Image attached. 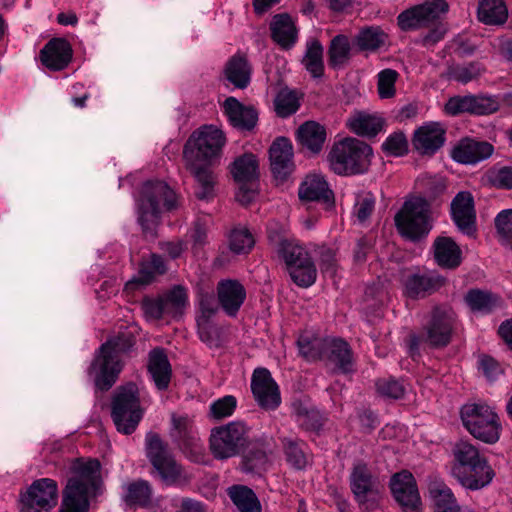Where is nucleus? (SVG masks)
<instances>
[{
  "label": "nucleus",
  "mask_w": 512,
  "mask_h": 512,
  "mask_svg": "<svg viewBox=\"0 0 512 512\" xmlns=\"http://www.w3.org/2000/svg\"><path fill=\"white\" fill-rule=\"evenodd\" d=\"M454 465L452 476L462 487L471 491L487 487L495 477V472L487 457L469 440H459L452 449Z\"/></svg>",
  "instance_id": "f257e3e1"
},
{
  "label": "nucleus",
  "mask_w": 512,
  "mask_h": 512,
  "mask_svg": "<svg viewBox=\"0 0 512 512\" xmlns=\"http://www.w3.org/2000/svg\"><path fill=\"white\" fill-rule=\"evenodd\" d=\"M134 344L133 334L122 332L99 347L89 368V372L95 376L97 388L105 391L114 385L123 368L120 356L129 352Z\"/></svg>",
  "instance_id": "f03ea898"
},
{
  "label": "nucleus",
  "mask_w": 512,
  "mask_h": 512,
  "mask_svg": "<svg viewBox=\"0 0 512 512\" xmlns=\"http://www.w3.org/2000/svg\"><path fill=\"white\" fill-rule=\"evenodd\" d=\"M456 325V314L448 306H435L426 316L420 334H410L409 351L412 356L419 354L420 347L444 348L452 340Z\"/></svg>",
  "instance_id": "7ed1b4c3"
},
{
  "label": "nucleus",
  "mask_w": 512,
  "mask_h": 512,
  "mask_svg": "<svg viewBox=\"0 0 512 512\" xmlns=\"http://www.w3.org/2000/svg\"><path fill=\"white\" fill-rule=\"evenodd\" d=\"M161 204L168 210L178 206L175 192L163 181H148L142 187L138 222L146 237L155 238L160 221Z\"/></svg>",
  "instance_id": "20e7f679"
},
{
  "label": "nucleus",
  "mask_w": 512,
  "mask_h": 512,
  "mask_svg": "<svg viewBox=\"0 0 512 512\" xmlns=\"http://www.w3.org/2000/svg\"><path fill=\"white\" fill-rule=\"evenodd\" d=\"M372 155V148L367 143L349 137L334 143L328 162L337 175H359L368 170Z\"/></svg>",
  "instance_id": "39448f33"
},
{
  "label": "nucleus",
  "mask_w": 512,
  "mask_h": 512,
  "mask_svg": "<svg viewBox=\"0 0 512 512\" xmlns=\"http://www.w3.org/2000/svg\"><path fill=\"white\" fill-rule=\"evenodd\" d=\"M224 132L215 125H202L196 129L186 141L183 148L185 163L215 165L221 159L226 145Z\"/></svg>",
  "instance_id": "423d86ee"
},
{
  "label": "nucleus",
  "mask_w": 512,
  "mask_h": 512,
  "mask_svg": "<svg viewBox=\"0 0 512 512\" xmlns=\"http://www.w3.org/2000/svg\"><path fill=\"white\" fill-rule=\"evenodd\" d=\"M398 233L406 240L418 242L432 229L430 205L422 197L406 200L394 217Z\"/></svg>",
  "instance_id": "0eeeda50"
},
{
  "label": "nucleus",
  "mask_w": 512,
  "mask_h": 512,
  "mask_svg": "<svg viewBox=\"0 0 512 512\" xmlns=\"http://www.w3.org/2000/svg\"><path fill=\"white\" fill-rule=\"evenodd\" d=\"M460 416L463 426L474 438L487 444L499 440L502 429L499 416L486 403H467L462 406Z\"/></svg>",
  "instance_id": "6e6552de"
},
{
  "label": "nucleus",
  "mask_w": 512,
  "mask_h": 512,
  "mask_svg": "<svg viewBox=\"0 0 512 512\" xmlns=\"http://www.w3.org/2000/svg\"><path fill=\"white\" fill-rule=\"evenodd\" d=\"M278 254L284 260L289 275L299 287L308 288L316 281L317 270L306 248L294 239L279 243Z\"/></svg>",
  "instance_id": "1a4fd4ad"
},
{
  "label": "nucleus",
  "mask_w": 512,
  "mask_h": 512,
  "mask_svg": "<svg viewBox=\"0 0 512 512\" xmlns=\"http://www.w3.org/2000/svg\"><path fill=\"white\" fill-rule=\"evenodd\" d=\"M111 416L118 432L130 435L136 430L143 413L135 384L117 390L112 401Z\"/></svg>",
  "instance_id": "9d476101"
},
{
  "label": "nucleus",
  "mask_w": 512,
  "mask_h": 512,
  "mask_svg": "<svg viewBox=\"0 0 512 512\" xmlns=\"http://www.w3.org/2000/svg\"><path fill=\"white\" fill-rule=\"evenodd\" d=\"M248 432V427L241 421L213 428L209 440L211 453L218 460L238 455L248 443Z\"/></svg>",
  "instance_id": "9b49d317"
},
{
  "label": "nucleus",
  "mask_w": 512,
  "mask_h": 512,
  "mask_svg": "<svg viewBox=\"0 0 512 512\" xmlns=\"http://www.w3.org/2000/svg\"><path fill=\"white\" fill-rule=\"evenodd\" d=\"M145 449L147 458L165 484L172 485L180 479L181 466L158 434L153 432L146 434Z\"/></svg>",
  "instance_id": "f8f14e48"
},
{
  "label": "nucleus",
  "mask_w": 512,
  "mask_h": 512,
  "mask_svg": "<svg viewBox=\"0 0 512 512\" xmlns=\"http://www.w3.org/2000/svg\"><path fill=\"white\" fill-rule=\"evenodd\" d=\"M445 0H428L405 9L397 16V24L402 31H415L429 28L448 12Z\"/></svg>",
  "instance_id": "ddd939ff"
},
{
  "label": "nucleus",
  "mask_w": 512,
  "mask_h": 512,
  "mask_svg": "<svg viewBox=\"0 0 512 512\" xmlns=\"http://www.w3.org/2000/svg\"><path fill=\"white\" fill-rule=\"evenodd\" d=\"M58 487L55 480H35L20 495V512H47L57 504Z\"/></svg>",
  "instance_id": "4468645a"
},
{
  "label": "nucleus",
  "mask_w": 512,
  "mask_h": 512,
  "mask_svg": "<svg viewBox=\"0 0 512 512\" xmlns=\"http://www.w3.org/2000/svg\"><path fill=\"white\" fill-rule=\"evenodd\" d=\"M445 282L438 272L419 268L406 269L401 276L403 293L410 299L425 298L438 291Z\"/></svg>",
  "instance_id": "2eb2a0df"
},
{
  "label": "nucleus",
  "mask_w": 512,
  "mask_h": 512,
  "mask_svg": "<svg viewBox=\"0 0 512 512\" xmlns=\"http://www.w3.org/2000/svg\"><path fill=\"white\" fill-rule=\"evenodd\" d=\"M390 488L395 500L405 512H422V502L416 480L411 472L402 470L390 480Z\"/></svg>",
  "instance_id": "dca6fc26"
},
{
  "label": "nucleus",
  "mask_w": 512,
  "mask_h": 512,
  "mask_svg": "<svg viewBox=\"0 0 512 512\" xmlns=\"http://www.w3.org/2000/svg\"><path fill=\"white\" fill-rule=\"evenodd\" d=\"M500 103L495 96H456L448 100L445 110L450 115L471 113L475 115H489L496 112Z\"/></svg>",
  "instance_id": "f3484780"
},
{
  "label": "nucleus",
  "mask_w": 512,
  "mask_h": 512,
  "mask_svg": "<svg viewBox=\"0 0 512 512\" xmlns=\"http://www.w3.org/2000/svg\"><path fill=\"white\" fill-rule=\"evenodd\" d=\"M251 390L257 403L264 409L274 410L280 404V393L271 373L266 368L254 370Z\"/></svg>",
  "instance_id": "a211bd4d"
},
{
  "label": "nucleus",
  "mask_w": 512,
  "mask_h": 512,
  "mask_svg": "<svg viewBox=\"0 0 512 512\" xmlns=\"http://www.w3.org/2000/svg\"><path fill=\"white\" fill-rule=\"evenodd\" d=\"M350 488L355 500L365 504L369 499L378 495V481L371 470L364 462H357L353 465L349 476Z\"/></svg>",
  "instance_id": "6ab92c4d"
},
{
  "label": "nucleus",
  "mask_w": 512,
  "mask_h": 512,
  "mask_svg": "<svg viewBox=\"0 0 512 512\" xmlns=\"http://www.w3.org/2000/svg\"><path fill=\"white\" fill-rule=\"evenodd\" d=\"M494 147L487 141L473 138L461 139L451 150L454 161L465 165H475L492 156Z\"/></svg>",
  "instance_id": "aec40b11"
},
{
  "label": "nucleus",
  "mask_w": 512,
  "mask_h": 512,
  "mask_svg": "<svg viewBox=\"0 0 512 512\" xmlns=\"http://www.w3.org/2000/svg\"><path fill=\"white\" fill-rule=\"evenodd\" d=\"M452 220L463 234L474 236L476 233V214L474 200L469 192H459L451 202Z\"/></svg>",
  "instance_id": "412c9836"
},
{
  "label": "nucleus",
  "mask_w": 512,
  "mask_h": 512,
  "mask_svg": "<svg viewBox=\"0 0 512 512\" xmlns=\"http://www.w3.org/2000/svg\"><path fill=\"white\" fill-rule=\"evenodd\" d=\"M293 145L286 137L276 138L269 149L271 171L276 179L285 180L294 170Z\"/></svg>",
  "instance_id": "4be33fe9"
},
{
  "label": "nucleus",
  "mask_w": 512,
  "mask_h": 512,
  "mask_svg": "<svg viewBox=\"0 0 512 512\" xmlns=\"http://www.w3.org/2000/svg\"><path fill=\"white\" fill-rule=\"evenodd\" d=\"M72 56V47L64 38H52L39 53L42 65L51 71L64 70L71 62Z\"/></svg>",
  "instance_id": "5701e85b"
},
{
  "label": "nucleus",
  "mask_w": 512,
  "mask_h": 512,
  "mask_svg": "<svg viewBox=\"0 0 512 512\" xmlns=\"http://www.w3.org/2000/svg\"><path fill=\"white\" fill-rule=\"evenodd\" d=\"M100 467V462L97 459L86 462L76 461L73 465L75 475L68 480L65 489L72 485L73 492L89 497L90 491L96 488Z\"/></svg>",
  "instance_id": "b1692460"
},
{
  "label": "nucleus",
  "mask_w": 512,
  "mask_h": 512,
  "mask_svg": "<svg viewBox=\"0 0 512 512\" xmlns=\"http://www.w3.org/2000/svg\"><path fill=\"white\" fill-rule=\"evenodd\" d=\"M428 495L433 502L434 512H457L460 505L445 481L435 473L426 478Z\"/></svg>",
  "instance_id": "393cba45"
},
{
  "label": "nucleus",
  "mask_w": 512,
  "mask_h": 512,
  "mask_svg": "<svg viewBox=\"0 0 512 512\" xmlns=\"http://www.w3.org/2000/svg\"><path fill=\"white\" fill-rule=\"evenodd\" d=\"M217 297L223 311L235 317L246 299V289L234 279H224L217 284Z\"/></svg>",
  "instance_id": "a878e982"
},
{
  "label": "nucleus",
  "mask_w": 512,
  "mask_h": 512,
  "mask_svg": "<svg viewBox=\"0 0 512 512\" xmlns=\"http://www.w3.org/2000/svg\"><path fill=\"white\" fill-rule=\"evenodd\" d=\"M445 142V130L438 123H429L414 132L412 144L421 155L435 154Z\"/></svg>",
  "instance_id": "bb28decb"
},
{
  "label": "nucleus",
  "mask_w": 512,
  "mask_h": 512,
  "mask_svg": "<svg viewBox=\"0 0 512 512\" xmlns=\"http://www.w3.org/2000/svg\"><path fill=\"white\" fill-rule=\"evenodd\" d=\"M224 113L230 124L241 131H251L257 124L258 113L252 106H245L234 97L223 103Z\"/></svg>",
  "instance_id": "cd10ccee"
},
{
  "label": "nucleus",
  "mask_w": 512,
  "mask_h": 512,
  "mask_svg": "<svg viewBox=\"0 0 512 512\" xmlns=\"http://www.w3.org/2000/svg\"><path fill=\"white\" fill-rule=\"evenodd\" d=\"M167 266L162 256L152 253L149 258L140 262L138 274L126 282L125 289L134 291L140 287L151 284L159 275L165 274Z\"/></svg>",
  "instance_id": "c85d7f7f"
},
{
  "label": "nucleus",
  "mask_w": 512,
  "mask_h": 512,
  "mask_svg": "<svg viewBox=\"0 0 512 512\" xmlns=\"http://www.w3.org/2000/svg\"><path fill=\"white\" fill-rule=\"evenodd\" d=\"M271 39L282 49L289 50L298 41V28L287 13L276 14L270 22Z\"/></svg>",
  "instance_id": "c756f323"
},
{
  "label": "nucleus",
  "mask_w": 512,
  "mask_h": 512,
  "mask_svg": "<svg viewBox=\"0 0 512 512\" xmlns=\"http://www.w3.org/2000/svg\"><path fill=\"white\" fill-rule=\"evenodd\" d=\"M323 361L333 365L337 371L344 374L354 371L351 347L342 339L329 338Z\"/></svg>",
  "instance_id": "7c9ffc66"
},
{
  "label": "nucleus",
  "mask_w": 512,
  "mask_h": 512,
  "mask_svg": "<svg viewBox=\"0 0 512 512\" xmlns=\"http://www.w3.org/2000/svg\"><path fill=\"white\" fill-rule=\"evenodd\" d=\"M148 372L158 390L164 391L169 387L172 368L164 349L155 348L150 351Z\"/></svg>",
  "instance_id": "2f4dec72"
},
{
  "label": "nucleus",
  "mask_w": 512,
  "mask_h": 512,
  "mask_svg": "<svg viewBox=\"0 0 512 512\" xmlns=\"http://www.w3.org/2000/svg\"><path fill=\"white\" fill-rule=\"evenodd\" d=\"M298 195L306 201H322L329 205L333 203V192L321 175L307 176L299 187Z\"/></svg>",
  "instance_id": "473e14b6"
},
{
  "label": "nucleus",
  "mask_w": 512,
  "mask_h": 512,
  "mask_svg": "<svg viewBox=\"0 0 512 512\" xmlns=\"http://www.w3.org/2000/svg\"><path fill=\"white\" fill-rule=\"evenodd\" d=\"M252 66L244 55L236 54L226 63L224 76L236 88L244 89L251 81Z\"/></svg>",
  "instance_id": "72a5a7b5"
},
{
  "label": "nucleus",
  "mask_w": 512,
  "mask_h": 512,
  "mask_svg": "<svg viewBox=\"0 0 512 512\" xmlns=\"http://www.w3.org/2000/svg\"><path fill=\"white\" fill-rule=\"evenodd\" d=\"M171 436L177 445L183 449H196L198 446V434L192 420L188 416H172Z\"/></svg>",
  "instance_id": "f704fd0d"
},
{
  "label": "nucleus",
  "mask_w": 512,
  "mask_h": 512,
  "mask_svg": "<svg viewBox=\"0 0 512 512\" xmlns=\"http://www.w3.org/2000/svg\"><path fill=\"white\" fill-rule=\"evenodd\" d=\"M297 140L303 148L318 154L326 141V129L315 121H307L298 128Z\"/></svg>",
  "instance_id": "c9c22d12"
},
{
  "label": "nucleus",
  "mask_w": 512,
  "mask_h": 512,
  "mask_svg": "<svg viewBox=\"0 0 512 512\" xmlns=\"http://www.w3.org/2000/svg\"><path fill=\"white\" fill-rule=\"evenodd\" d=\"M212 165L195 163V166L185 163L186 169L193 175L197 183L195 195L200 200H209L214 197L215 175L210 169Z\"/></svg>",
  "instance_id": "e433bc0d"
},
{
  "label": "nucleus",
  "mask_w": 512,
  "mask_h": 512,
  "mask_svg": "<svg viewBox=\"0 0 512 512\" xmlns=\"http://www.w3.org/2000/svg\"><path fill=\"white\" fill-rule=\"evenodd\" d=\"M436 263L447 269H455L461 264V250L450 237H438L433 244Z\"/></svg>",
  "instance_id": "4c0bfd02"
},
{
  "label": "nucleus",
  "mask_w": 512,
  "mask_h": 512,
  "mask_svg": "<svg viewBox=\"0 0 512 512\" xmlns=\"http://www.w3.org/2000/svg\"><path fill=\"white\" fill-rule=\"evenodd\" d=\"M465 302L473 313L486 315L501 306V298L489 291L471 289L465 295Z\"/></svg>",
  "instance_id": "58836bf2"
},
{
  "label": "nucleus",
  "mask_w": 512,
  "mask_h": 512,
  "mask_svg": "<svg viewBox=\"0 0 512 512\" xmlns=\"http://www.w3.org/2000/svg\"><path fill=\"white\" fill-rule=\"evenodd\" d=\"M478 19L486 25H502L508 18L504 0H479Z\"/></svg>",
  "instance_id": "ea45409f"
},
{
  "label": "nucleus",
  "mask_w": 512,
  "mask_h": 512,
  "mask_svg": "<svg viewBox=\"0 0 512 512\" xmlns=\"http://www.w3.org/2000/svg\"><path fill=\"white\" fill-rule=\"evenodd\" d=\"M123 499L130 506L148 507L152 504V487L146 480H136L123 486Z\"/></svg>",
  "instance_id": "a19ab883"
},
{
  "label": "nucleus",
  "mask_w": 512,
  "mask_h": 512,
  "mask_svg": "<svg viewBox=\"0 0 512 512\" xmlns=\"http://www.w3.org/2000/svg\"><path fill=\"white\" fill-rule=\"evenodd\" d=\"M351 42L348 36L338 34L334 36L328 47V64L333 69L343 68L351 58Z\"/></svg>",
  "instance_id": "79ce46f5"
},
{
  "label": "nucleus",
  "mask_w": 512,
  "mask_h": 512,
  "mask_svg": "<svg viewBox=\"0 0 512 512\" xmlns=\"http://www.w3.org/2000/svg\"><path fill=\"white\" fill-rule=\"evenodd\" d=\"M329 338H322L310 333L299 336L297 345L299 353L308 361L323 360Z\"/></svg>",
  "instance_id": "37998d69"
},
{
  "label": "nucleus",
  "mask_w": 512,
  "mask_h": 512,
  "mask_svg": "<svg viewBox=\"0 0 512 512\" xmlns=\"http://www.w3.org/2000/svg\"><path fill=\"white\" fill-rule=\"evenodd\" d=\"M384 121L381 117L359 112L349 118L348 126L352 132L359 136L374 137L383 128Z\"/></svg>",
  "instance_id": "c03bdc74"
},
{
  "label": "nucleus",
  "mask_w": 512,
  "mask_h": 512,
  "mask_svg": "<svg viewBox=\"0 0 512 512\" xmlns=\"http://www.w3.org/2000/svg\"><path fill=\"white\" fill-rule=\"evenodd\" d=\"M323 51V45L318 39L311 38L306 42L302 63L314 78H320L324 74Z\"/></svg>",
  "instance_id": "a18cd8bd"
},
{
  "label": "nucleus",
  "mask_w": 512,
  "mask_h": 512,
  "mask_svg": "<svg viewBox=\"0 0 512 512\" xmlns=\"http://www.w3.org/2000/svg\"><path fill=\"white\" fill-rule=\"evenodd\" d=\"M228 495L240 512H261L256 494L247 486L234 485L228 489Z\"/></svg>",
  "instance_id": "49530a36"
},
{
  "label": "nucleus",
  "mask_w": 512,
  "mask_h": 512,
  "mask_svg": "<svg viewBox=\"0 0 512 512\" xmlns=\"http://www.w3.org/2000/svg\"><path fill=\"white\" fill-rule=\"evenodd\" d=\"M283 450L288 464L296 470H303L308 465L307 446L300 439L284 438Z\"/></svg>",
  "instance_id": "de8ad7c7"
},
{
  "label": "nucleus",
  "mask_w": 512,
  "mask_h": 512,
  "mask_svg": "<svg viewBox=\"0 0 512 512\" xmlns=\"http://www.w3.org/2000/svg\"><path fill=\"white\" fill-rule=\"evenodd\" d=\"M231 173L237 182H252L258 179V161L252 153H245L235 159Z\"/></svg>",
  "instance_id": "09e8293b"
},
{
  "label": "nucleus",
  "mask_w": 512,
  "mask_h": 512,
  "mask_svg": "<svg viewBox=\"0 0 512 512\" xmlns=\"http://www.w3.org/2000/svg\"><path fill=\"white\" fill-rule=\"evenodd\" d=\"M292 407L296 422L301 428L307 431H317L322 427L323 417L319 410L301 401H295Z\"/></svg>",
  "instance_id": "8fccbe9b"
},
{
  "label": "nucleus",
  "mask_w": 512,
  "mask_h": 512,
  "mask_svg": "<svg viewBox=\"0 0 512 512\" xmlns=\"http://www.w3.org/2000/svg\"><path fill=\"white\" fill-rule=\"evenodd\" d=\"M161 298L166 317H180L188 304L187 290L181 285L174 286Z\"/></svg>",
  "instance_id": "3c124183"
},
{
  "label": "nucleus",
  "mask_w": 512,
  "mask_h": 512,
  "mask_svg": "<svg viewBox=\"0 0 512 512\" xmlns=\"http://www.w3.org/2000/svg\"><path fill=\"white\" fill-rule=\"evenodd\" d=\"M387 35L377 26L362 28L354 42L360 51H376L385 44Z\"/></svg>",
  "instance_id": "603ef678"
},
{
  "label": "nucleus",
  "mask_w": 512,
  "mask_h": 512,
  "mask_svg": "<svg viewBox=\"0 0 512 512\" xmlns=\"http://www.w3.org/2000/svg\"><path fill=\"white\" fill-rule=\"evenodd\" d=\"M300 106L296 91L288 88L281 89L275 99V109L280 117H288L294 114Z\"/></svg>",
  "instance_id": "864d4df0"
},
{
  "label": "nucleus",
  "mask_w": 512,
  "mask_h": 512,
  "mask_svg": "<svg viewBox=\"0 0 512 512\" xmlns=\"http://www.w3.org/2000/svg\"><path fill=\"white\" fill-rule=\"evenodd\" d=\"M254 246V238L244 227L234 228L229 235V249L237 255L247 254Z\"/></svg>",
  "instance_id": "5fc2aeb1"
},
{
  "label": "nucleus",
  "mask_w": 512,
  "mask_h": 512,
  "mask_svg": "<svg viewBox=\"0 0 512 512\" xmlns=\"http://www.w3.org/2000/svg\"><path fill=\"white\" fill-rule=\"evenodd\" d=\"M267 466L268 456L261 448H252L243 457L242 469L247 473H261Z\"/></svg>",
  "instance_id": "6e6d98bb"
},
{
  "label": "nucleus",
  "mask_w": 512,
  "mask_h": 512,
  "mask_svg": "<svg viewBox=\"0 0 512 512\" xmlns=\"http://www.w3.org/2000/svg\"><path fill=\"white\" fill-rule=\"evenodd\" d=\"M481 74V67L476 62L464 65H454L448 68L447 76L449 79L466 84L476 79Z\"/></svg>",
  "instance_id": "4d7b16f0"
},
{
  "label": "nucleus",
  "mask_w": 512,
  "mask_h": 512,
  "mask_svg": "<svg viewBox=\"0 0 512 512\" xmlns=\"http://www.w3.org/2000/svg\"><path fill=\"white\" fill-rule=\"evenodd\" d=\"M88 497L73 492V486L64 490L62 508L60 512H88Z\"/></svg>",
  "instance_id": "13d9d810"
},
{
  "label": "nucleus",
  "mask_w": 512,
  "mask_h": 512,
  "mask_svg": "<svg viewBox=\"0 0 512 512\" xmlns=\"http://www.w3.org/2000/svg\"><path fill=\"white\" fill-rule=\"evenodd\" d=\"M495 227L503 245L512 248V209L502 210L495 218Z\"/></svg>",
  "instance_id": "bf43d9fd"
},
{
  "label": "nucleus",
  "mask_w": 512,
  "mask_h": 512,
  "mask_svg": "<svg viewBox=\"0 0 512 512\" xmlns=\"http://www.w3.org/2000/svg\"><path fill=\"white\" fill-rule=\"evenodd\" d=\"M375 385L378 394L385 398L397 400L405 394V386L391 377L379 379Z\"/></svg>",
  "instance_id": "052dcab7"
},
{
  "label": "nucleus",
  "mask_w": 512,
  "mask_h": 512,
  "mask_svg": "<svg viewBox=\"0 0 512 512\" xmlns=\"http://www.w3.org/2000/svg\"><path fill=\"white\" fill-rule=\"evenodd\" d=\"M378 94L381 99L392 98L395 95V82L398 78L397 71L393 69H384L377 75Z\"/></svg>",
  "instance_id": "680f3d73"
},
{
  "label": "nucleus",
  "mask_w": 512,
  "mask_h": 512,
  "mask_svg": "<svg viewBox=\"0 0 512 512\" xmlns=\"http://www.w3.org/2000/svg\"><path fill=\"white\" fill-rule=\"evenodd\" d=\"M375 207V197L370 192H362L357 195L353 214L359 222H365L373 213Z\"/></svg>",
  "instance_id": "e2e57ef3"
},
{
  "label": "nucleus",
  "mask_w": 512,
  "mask_h": 512,
  "mask_svg": "<svg viewBox=\"0 0 512 512\" xmlns=\"http://www.w3.org/2000/svg\"><path fill=\"white\" fill-rule=\"evenodd\" d=\"M237 407V399L232 395H226L211 403L210 416L216 420L230 417Z\"/></svg>",
  "instance_id": "0e129e2a"
},
{
  "label": "nucleus",
  "mask_w": 512,
  "mask_h": 512,
  "mask_svg": "<svg viewBox=\"0 0 512 512\" xmlns=\"http://www.w3.org/2000/svg\"><path fill=\"white\" fill-rule=\"evenodd\" d=\"M382 150L390 156H403L408 152V142L403 132H394L382 143Z\"/></svg>",
  "instance_id": "69168bd1"
},
{
  "label": "nucleus",
  "mask_w": 512,
  "mask_h": 512,
  "mask_svg": "<svg viewBox=\"0 0 512 512\" xmlns=\"http://www.w3.org/2000/svg\"><path fill=\"white\" fill-rule=\"evenodd\" d=\"M141 308L147 320H160L166 317L161 296L145 297L141 302Z\"/></svg>",
  "instance_id": "338daca9"
},
{
  "label": "nucleus",
  "mask_w": 512,
  "mask_h": 512,
  "mask_svg": "<svg viewBox=\"0 0 512 512\" xmlns=\"http://www.w3.org/2000/svg\"><path fill=\"white\" fill-rule=\"evenodd\" d=\"M431 26H432V28L429 29V31L427 33L420 36L416 40V43L429 48V47L434 46L435 44H437L444 38V36L447 32V29L444 24L437 21L434 25H431Z\"/></svg>",
  "instance_id": "774afa93"
}]
</instances>
